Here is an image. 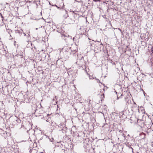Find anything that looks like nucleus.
Here are the masks:
<instances>
[{"label": "nucleus", "instance_id": "1", "mask_svg": "<svg viewBox=\"0 0 153 153\" xmlns=\"http://www.w3.org/2000/svg\"><path fill=\"white\" fill-rule=\"evenodd\" d=\"M151 51L152 53H153V46L151 48Z\"/></svg>", "mask_w": 153, "mask_h": 153}, {"label": "nucleus", "instance_id": "2", "mask_svg": "<svg viewBox=\"0 0 153 153\" xmlns=\"http://www.w3.org/2000/svg\"><path fill=\"white\" fill-rule=\"evenodd\" d=\"M97 82H100V81L99 79H97Z\"/></svg>", "mask_w": 153, "mask_h": 153}, {"label": "nucleus", "instance_id": "3", "mask_svg": "<svg viewBox=\"0 0 153 153\" xmlns=\"http://www.w3.org/2000/svg\"><path fill=\"white\" fill-rule=\"evenodd\" d=\"M1 16L2 18H3V16L2 14H1Z\"/></svg>", "mask_w": 153, "mask_h": 153}, {"label": "nucleus", "instance_id": "4", "mask_svg": "<svg viewBox=\"0 0 153 153\" xmlns=\"http://www.w3.org/2000/svg\"><path fill=\"white\" fill-rule=\"evenodd\" d=\"M65 36L64 34H63V35H62V36Z\"/></svg>", "mask_w": 153, "mask_h": 153}, {"label": "nucleus", "instance_id": "5", "mask_svg": "<svg viewBox=\"0 0 153 153\" xmlns=\"http://www.w3.org/2000/svg\"><path fill=\"white\" fill-rule=\"evenodd\" d=\"M119 30H120V31H121V30H120V29L119 28Z\"/></svg>", "mask_w": 153, "mask_h": 153}, {"label": "nucleus", "instance_id": "6", "mask_svg": "<svg viewBox=\"0 0 153 153\" xmlns=\"http://www.w3.org/2000/svg\"><path fill=\"white\" fill-rule=\"evenodd\" d=\"M16 41H14V43L15 44L16 43Z\"/></svg>", "mask_w": 153, "mask_h": 153}, {"label": "nucleus", "instance_id": "7", "mask_svg": "<svg viewBox=\"0 0 153 153\" xmlns=\"http://www.w3.org/2000/svg\"><path fill=\"white\" fill-rule=\"evenodd\" d=\"M90 101H91V100H89V102H90Z\"/></svg>", "mask_w": 153, "mask_h": 153}, {"label": "nucleus", "instance_id": "8", "mask_svg": "<svg viewBox=\"0 0 153 153\" xmlns=\"http://www.w3.org/2000/svg\"><path fill=\"white\" fill-rule=\"evenodd\" d=\"M73 13H74L73 14V15L74 14V11L73 12Z\"/></svg>", "mask_w": 153, "mask_h": 153}, {"label": "nucleus", "instance_id": "9", "mask_svg": "<svg viewBox=\"0 0 153 153\" xmlns=\"http://www.w3.org/2000/svg\"><path fill=\"white\" fill-rule=\"evenodd\" d=\"M89 1V0H88V1Z\"/></svg>", "mask_w": 153, "mask_h": 153}, {"label": "nucleus", "instance_id": "10", "mask_svg": "<svg viewBox=\"0 0 153 153\" xmlns=\"http://www.w3.org/2000/svg\"><path fill=\"white\" fill-rule=\"evenodd\" d=\"M75 1H76V0H75Z\"/></svg>", "mask_w": 153, "mask_h": 153}]
</instances>
